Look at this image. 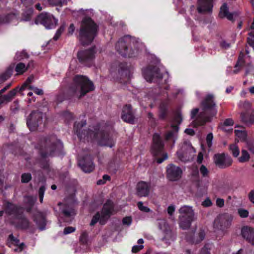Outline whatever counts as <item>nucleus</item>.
I'll return each instance as SVG.
<instances>
[{
	"instance_id": "nucleus-8",
	"label": "nucleus",
	"mask_w": 254,
	"mask_h": 254,
	"mask_svg": "<svg viewBox=\"0 0 254 254\" xmlns=\"http://www.w3.org/2000/svg\"><path fill=\"white\" fill-rule=\"evenodd\" d=\"M232 217L228 213L219 215L214 220L213 228L216 231L224 232L231 225Z\"/></svg>"
},
{
	"instance_id": "nucleus-12",
	"label": "nucleus",
	"mask_w": 254,
	"mask_h": 254,
	"mask_svg": "<svg viewBox=\"0 0 254 254\" xmlns=\"http://www.w3.org/2000/svg\"><path fill=\"white\" fill-rule=\"evenodd\" d=\"M4 211L8 215L16 219L22 213H23V208L13 203L7 202L4 205Z\"/></svg>"
},
{
	"instance_id": "nucleus-47",
	"label": "nucleus",
	"mask_w": 254,
	"mask_h": 254,
	"mask_svg": "<svg viewBox=\"0 0 254 254\" xmlns=\"http://www.w3.org/2000/svg\"><path fill=\"white\" fill-rule=\"evenodd\" d=\"M234 124V122L231 119H227L225 120L223 124L220 127V128L222 130H225V127L227 126H231Z\"/></svg>"
},
{
	"instance_id": "nucleus-59",
	"label": "nucleus",
	"mask_w": 254,
	"mask_h": 254,
	"mask_svg": "<svg viewBox=\"0 0 254 254\" xmlns=\"http://www.w3.org/2000/svg\"><path fill=\"white\" fill-rule=\"evenodd\" d=\"M131 218L130 217H126L123 219V223L124 225L129 226L131 223Z\"/></svg>"
},
{
	"instance_id": "nucleus-31",
	"label": "nucleus",
	"mask_w": 254,
	"mask_h": 254,
	"mask_svg": "<svg viewBox=\"0 0 254 254\" xmlns=\"http://www.w3.org/2000/svg\"><path fill=\"white\" fill-rule=\"evenodd\" d=\"M11 64H14V69L16 72V75L23 74L27 70V67L26 66V64L22 62Z\"/></svg>"
},
{
	"instance_id": "nucleus-37",
	"label": "nucleus",
	"mask_w": 254,
	"mask_h": 254,
	"mask_svg": "<svg viewBox=\"0 0 254 254\" xmlns=\"http://www.w3.org/2000/svg\"><path fill=\"white\" fill-rule=\"evenodd\" d=\"M104 219L101 218V215L99 212H97L96 214L93 217L91 221L90 222V226H92L95 225L97 222L99 221V222L101 224L103 225L105 224V222H103V220Z\"/></svg>"
},
{
	"instance_id": "nucleus-58",
	"label": "nucleus",
	"mask_w": 254,
	"mask_h": 254,
	"mask_svg": "<svg viewBox=\"0 0 254 254\" xmlns=\"http://www.w3.org/2000/svg\"><path fill=\"white\" fill-rule=\"evenodd\" d=\"M29 88L32 90L34 92V93H35L37 95H41L43 94V91L42 89L32 86H29Z\"/></svg>"
},
{
	"instance_id": "nucleus-10",
	"label": "nucleus",
	"mask_w": 254,
	"mask_h": 254,
	"mask_svg": "<svg viewBox=\"0 0 254 254\" xmlns=\"http://www.w3.org/2000/svg\"><path fill=\"white\" fill-rule=\"evenodd\" d=\"M35 22L43 25L47 29H51L57 25L58 20L50 13H42L38 16Z\"/></svg>"
},
{
	"instance_id": "nucleus-56",
	"label": "nucleus",
	"mask_w": 254,
	"mask_h": 254,
	"mask_svg": "<svg viewBox=\"0 0 254 254\" xmlns=\"http://www.w3.org/2000/svg\"><path fill=\"white\" fill-rule=\"evenodd\" d=\"M75 230V228L73 227H65L64 231V234L65 235H67L70 234L72 232H74Z\"/></svg>"
},
{
	"instance_id": "nucleus-62",
	"label": "nucleus",
	"mask_w": 254,
	"mask_h": 254,
	"mask_svg": "<svg viewBox=\"0 0 254 254\" xmlns=\"http://www.w3.org/2000/svg\"><path fill=\"white\" fill-rule=\"evenodd\" d=\"M168 158L167 153H163V157L162 158H159L156 159L157 163L160 164L162 163L164 160H166Z\"/></svg>"
},
{
	"instance_id": "nucleus-49",
	"label": "nucleus",
	"mask_w": 254,
	"mask_h": 254,
	"mask_svg": "<svg viewBox=\"0 0 254 254\" xmlns=\"http://www.w3.org/2000/svg\"><path fill=\"white\" fill-rule=\"evenodd\" d=\"M241 120L243 122L245 123H252L250 121H249V119H250V113H242L241 114Z\"/></svg>"
},
{
	"instance_id": "nucleus-24",
	"label": "nucleus",
	"mask_w": 254,
	"mask_h": 254,
	"mask_svg": "<svg viewBox=\"0 0 254 254\" xmlns=\"http://www.w3.org/2000/svg\"><path fill=\"white\" fill-rule=\"evenodd\" d=\"M241 234L244 239L254 246V228L248 226L244 227L241 230Z\"/></svg>"
},
{
	"instance_id": "nucleus-36",
	"label": "nucleus",
	"mask_w": 254,
	"mask_h": 254,
	"mask_svg": "<svg viewBox=\"0 0 254 254\" xmlns=\"http://www.w3.org/2000/svg\"><path fill=\"white\" fill-rule=\"evenodd\" d=\"M171 127L172 128V130L168 131L165 135L166 140H168L172 138H173L175 136V134L177 133L179 130V127L178 126H174L172 125Z\"/></svg>"
},
{
	"instance_id": "nucleus-38",
	"label": "nucleus",
	"mask_w": 254,
	"mask_h": 254,
	"mask_svg": "<svg viewBox=\"0 0 254 254\" xmlns=\"http://www.w3.org/2000/svg\"><path fill=\"white\" fill-rule=\"evenodd\" d=\"M18 92V87H17L10 91L7 94L4 95V98L6 99V103L11 101Z\"/></svg>"
},
{
	"instance_id": "nucleus-22",
	"label": "nucleus",
	"mask_w": 254,
	"mask_h": 254,
	"mask_svg": "<svg viewBox=\"0 0 254 254\" xmlns=\"http://www.w3.org/2000/svg\"><path fill=\"white\" fill-rule=\"evenodd\" d=\"M183 148L186 150L183 154L177 152L180 159L183 161H188L192 158V154L195 152L193 147L190 144H186L183 146Z\"/></svg>"
},
{
	"instance_id": "nucleus-57",
	"label": "nucleus",
	"mask_w": 254,
	"mask_h": 254,
	"mask_svg": "<svg viewBox=\"0 0 254 254\" xmlns=\"http://www.w3.org/2000/svg\"><path fill=\"white\" fill-rule=\"evenodd\" d=\"M213 134L212 133H209L207 134L206 137V142L208 147H211L212 144V140L213 139Z\"/></svg>"
},
{
	"instance_id": "nucleus-54",
	"label": "nucleus",
	"mask_w": 254,
	"mask_h": 254,
	"mask_svg": "<svg viewBox=\"0 0 254 254\" xmlns=\"http://www.w3.org/2000/svg\"><path fill=\"white\" fill-rule=\"evenodd\" d=\"M238 213L240 216L242 218H246L249 215V212L248 210L244 209H240L238 210Z\"/></svg>"
},
{
	"instance_id": "nucleus-53",
	"label": "nucleus",
	"mask_w": 254,
	"mask_h": 254,
	"mask_svg": "<svg viewBox=\"0 0 254 254\" xmlns=\"http://www.w3.org/2000/svg\"><path fill=\"white\" fill-rule=\"evenodd\" d=\"M200 172L203 177H207L209 173L208 169L204 165H202L201 166L200 168Z\"/></svg>"
},
{
	"instance_id": "nucleus-7",
	"label": "nucleus",
	"mask_w": 254,
	"mask_h": 254,
	"mask_svg": "<svg viewBox=\"0 0 254 254\" xmlns=\"http://www.w3.org/2000/svg\"><path fill=\"white\" fill-rule=\"evenodd\" d=\"M44 114L39 110H33L26 118L27 126L31 131H35L43 124Z\"/></svg>"
},
{
	"instance_id": "nucleus-41",
	"label": "nucleus",
	"mask_w": 254,
	"mask_h": 254,
	"mask_svg": "<svg viewBox=\"0 0 254 254\" xmlns=\"http://www.w3.org/2000/svg\"><path fill=\"white\" fill-rule=\"evenodd\" d=\"M245 64V61L243 58V57H240L239 58V59L238 60V62L236 64L235 66V67L236 68V69H235L233 71V72L234 73H237L242 68Z\"/></svg>"
},
{
	"instance_id": "nucleus-44",
	"label": "nucleus",
	"mask_w": 254,
	"mask_h": 254,
	"mask_svg": "<svg viewBox=\"0 0 254 254\" xmlns=\"http://www.w3.org/2000/svg\"><path fill=\"white\" fill-rule=\"evenodd\" d=\"M182 121V117L180 113L178 112L175 116L173 119V123L172 125L174 126H178L179 127V125L181 123Z\"/></svg>"
},
{
	"instance_id": "nucleus-21",
	"label": "nucleus",
	"mask_w": 254,
	"mask_h": 254,
	"mask_svg": "<svg viewBox=\"0 0 254 254\" xmlns=\"http://www.w3.org/2000/svg\"><path fill=\"white\" fill-rule=\"evenodd\" d=\"M12 223L16 227L21 229H27L30 227V223L29 220L22 213L16 219L12 220Z\"/></svg>"
},
{
	"instance_id": "nucleus-46",
	"label": "nucleus",
	"mask_w": 254,
	"mask_h": 254,
	"mask_svg": "<svg viewBox=\"0 0 254 254\" xmlns=\"http://www.w3.org/2000/svg\"><path fill=\"white\" fill-rule=\"evenodd\" d=\"M80 242L83 244H86L88 241V235L86 231L82 232L79 238Z\"/></svg>"
},
{
	"instance_id": "nucleus-26",
	"label": "nucleus",
	"mask_w": 254,
	"mask_h": 254,
	"mask_svg": "<svg viewBox=\"0 0 254 254\" xmlns=\"http://www.w3.org/2000/svg\"><path fill=\"white\" fill-rule=\"evenodd\" d=\"M114 211V204L113 202L110 200H108L104 204L103 207L101 211V218L105 219L108 218L112 215Z\"/></svg>"
},
{
	"instance_id": "nucleus-16",
	"label": "nucleus",
	"mask_w": 254,
	"mask_h": 254,
	"mask_svg": "<svg viewBox=\"0 0 254 254\" xmlns=\"http://www.w3.org/2000/svg\"><path fill=\"white\" fill-rule=\"evenodd\" d=\"M213 0H198L197 10L199 13H211L212 11Z\"/></svg>"
},
{
	"instance_id": "nucleus-64",
	"label": "nucleus",
	"mask_w": 254,
	"mask_h": 254,
	"mask_svg": "<svg viewBox=\"0 0 254 254\" xmlns=\"http://www.w3.org/2000/svg\"><path fill=\"white\" fill-rule=\"evenodd\" d=\"M249 199L250 201L254 204V190H252L248 194Z\"/></svg>"
},
{
	"instance_id": "nucleus-40",
	"label": "nucleus",
	"mask_w": 254,
	"mask_h": 254,
	"mask_svg": "<svg viewBox=\"0 0 254 254\" xmlns=\"http://www.w3.org/2000/svg\"><path fill=\"white\" fill-rule=\"evenodd\" d=\"M36 200V196H26L24 197L25 203L27 206H33Z\"/></svg>"
},
{
	"instance_id": "nucleus-55",
	"label": "nucleus",
	"mask_w": 254,
	"mask_h": 254,
	"mask_svg": "<svg viewBox=\"0 0 254 254\" xmlns=\"http://www.w3.org/2000/svg\"><path fill=\"white\" fill-rule=\"evenodd\" d=\"M205 232L203 230H200L198 233L199 239H197L195 241V243H198L202 241L205 238Z\"/></svg>"
},
{
	"instance_id": "nucleus-51",
	"label": "nucleus",
	"mask_w": 254,
	"mask_h": 254,
	"mask_svg": "<svg viewBox=\"0 0 254 254\" xmlns=\"http://www.w3.org/2000/svg\"><path fill=\"white\" fill-rule=\"evenodd\" d=\"M137 207H138L139 209L142 211L145 212H150V210L149 208H148L146 206H143V203L141 201H139L137 204Z\"/></svg>"
},
{
	"instance_id": "nucleus-9",
	"label": "nucleus",
	"mask_w": 254,
	"mask_h": 254,
	"mask_svg": "<svg viewBox=\"0 0 254 254\" xmlns=\"http://www.w3.org/2000/svg\"><path fill=\"white\" fill-rule=\"evenodd\" d=\"M133 41V39L128 35L120 39L116 45L117 51L123 56L131 57L132 53L129 51V47Z\"/></svg>"
},
{
	"instance_id": "nucleus-14",
	"label": "nucleus",
	"mask_w": 254,
	"mask_h": 254,
	"mask_svg": "<svg viewBox=\"0 0 254 254\" xmlns=\"http://www.w3.org/2000/svg\"><path fill=\"white\" fill-rule=\"evenodd\" d=\"M181 169L173 164H170L167 168V177L171 181H176L181 178Z\"/></svg>"
},
{
	"instance_id": "nucleus-29",
	"label": "nucleus",
	"mask_w": 254,
	"mask_h": 254,
	"mask_svg": "<svg viewBox=\"0 0 254 254\" xmlns=\"http://www.w3.org/2000/svg\"><path fill=\"white\" fill-rule=\"evenodd\" d=\"M18 14L15 12H11L4 16H0V23H8L12 20L16 19Z\"/></svg>"
},
{
	"instance_id": "nucleus-25",
	"label": "nucleus",
	"mask_w": 254,
	"mask_h": 254,
	"mask_svg": "<svg viewBox=\"0 0 254 254\" xmlns=\"http://www.w3.org/2000/svg\"><path fill=\"white\" fill-rule=\"evenodd\" d=\"M79 165L82 170L85 173L92 172L95 168L92 159L89 156L85 157L82 161H81Z\"/></svg>"
},
{
	"instance_id": "nucleus-11",
	"label": "nucleus",
	"mask_w": 254,
	"mask_h": 254,
	"mask_svg": "<svg viewBox=\"0 0 254 254\" xmlns=\"http://www.w3.org/2000/svg\"><path fill=\"white\" fill-rule=\"evenodd\" d=\"M214 162L215 165L221 169H225L230 166L232 164V159L224 153L215 154L214 156Z\"/></svg>"
},
{
	"instance_id": "nucleus-48",
	"label": "nucleus",
	"mask_w": 254,
	"mask_h": 254,
	"mask_svg": "<svg viewBox=\"0 0 254 254\" xmlns=\"http://www.w3.org/2000/svg\"><path fill=\"white\" fill-rule=\"evenodd\" d=\"M31 179V175L30 173H24L21 175V182L23 183H28Z\"/></svg>"
},
{
	"instance_id": "nucleus-50",
	"label": "nucleus",
	"mask_w": 254,
	"mask_h": 254,
	"mask_svg": "<svg viewBox=\"0 0 254 254\" xmlns=\"http://www.w3.org/2000/svg\"><path fill=\"white\" fill-rule=\"evenodd\" d=\"M45 190H46V188L44 186H41L39 190V200H40V202L41 203L43 202V197H44V195Z\"/></svg>"
},
{
	"instance_id": "nucleus-3",
	"label": "nucleus",
	"mask_w": 254,
	"mask_h": 254,
	"mask_svg": "<svg viewBox=\"0 0 254 254\" xmlns=\"http://www.w3.org/2000/svg\"><path fill=\"white\" fill-rule=\"evenodd\" d=\"M98 26L89 17H85L81 21L78 30V39L83 46L90 45L97 36Z\"/></svg>"
},
{
	"instance_id": "nucleus-52",
	"label": "nucleus",
	"mask_w": 254,
	"mask_h": 254,
	"mask_svg": "<svg viewBox=\"0 0 254 254\" xmlns=\"http://www.w3.org/2000/svg\"><path fill=\"white\" fill-rule=\"evenodd\" d=\"M245 142L246 143L247 147L248 149L252 153H254V145H253V141L246 139Z\"/></svg>"
},
{
	"instance_id": "nucleus-34",
	"label": "nucleus",
	"mask_w": 254,
	"mask_h": 254,
	"mask_svg": "<svg viewBox=\"0 0 254 254\" xmlns=\"http://www.w3.org/2000/svg\"><path fill=\"white\" fill-rule=\"evenodd\" d=\"M250 159V155L248 152L245 149L242 150L241 156L238 158V161L240 163L248 162Z\"/></svg>"
},
{
	"instance_id": "nucleus-32",
	"label": "nucleus",
	"mask_w": 254,
	"mask_h": 254,
	"mask_svg": "<svg viewBox=\"0 0 254 254\" xmlns=\"http://www.w3.org/2000/svg\"><path fill=\"white\" fill-rule=\"evenodd\" d=\"M62 212L65 218H70L74 216L75 213L74 209L68 205H65L62 208Z\"/></svg>"
},
{
	"instance_id": "nucleus-61",
	"label": "nucleus",
	"mask_w": 254,
	"mask_h": 254,
	"mask_svg": "<svg viewBox=\"0 0 254 254\" xmlns=\"http://www.w3.org/2000/svg\"><path fill=\"white\" fill-rule=\"evenodd\" d=\"M254 70V68L253 66L251 64H248V67L246 70L245 75H247L248 74L252 72Z\"/></svg>"
},
{
	"instance_id": "nucleus-43",
	"label": "nucleus",
	"mask_w": 254,
	"mask_h": 254,
	"mask_svg": "<svg viewBox=\"0 0 254 254\" xmlns=\"http://www.w3.org/2000/svg\"><path fill=\"white\" fill-rule=\"evenodd\" d=\"M69 0H48L49 3L52 5L62 6L66 3Z\"/></svg>"
},
{
	"instance_id": "nucleus-42",
	"label": "nucleus",
	"mask_w": 254,
	"mask_h": 254,
	"mask_svg": "<svg viewBox=\"0 0 254 254\" xmlns=\"http://www.w3.org/2000/svg\"><path fill=\"white\" fill-rule=\"evenodd\" d=\"M229 149L235 157H238L240 154V150L237 145L236 144H231L229 146Z\"/></svg>"
},
{
	"instance_id": "nucleus-5",
	"label": "nucleus",
	"mask_w": 254,
	"mask_h": 254,
	"mask_svg": "<svg viewBox=\"0 0 254 254\" xmlns=\"http://www.w3.org/2000/svg\"><path fill=\"white\" fill-rule=\"evenodd\" d=\"M63 148V144L55 135L44 137L40 147L41 155L43 158L53 156L55 153H60Z\"/></svg>"
},
{
	"instance_id": "nucleus-30",
	"label": "nucleus",
	"mask_w": 254,
	"mask_h": 254,
	"mask_svg": "<svg viewBox=\"0 0 254 254\" xmlns=\"http://www.w3.org/2000/svg\"><path fill=\"white\" fill-rule=\"evenodd\" d=\"M168 105L166 102H162L159 106L158 118L160 120H164L167 114Z\"/></svg>"
},
{
	"instance_id": "nucleus-17",
	"label": "nucleus",
	"mask_w": 254,
	"mask_h": 254,
	"mask_svg": "<svg viewBox=\"0 0 254 254\" xmlns=\"http://www.w3.org/2000/svg\"><path fill=\"white\" fill-rule=\"evenodd\" d=\"M121 118L125 122L131 124H134L135 117L130 105H126L124 106L122 110Z\"/></svg>"
},
{
	"instance_id": "nucleus-18",
	"label": "nucleus",
	"mask_w": 254,
	"mask_h": 254,
	"mask_svg": "<svg viewBox=\"0 0 254 254\" xmlns=\"http://www.w3.org/2000/svg\"><path fill=\"white\" fill-rule=\"evenodd\" d=\"M150 185L149 184L140 181L136 186V194L139 197L147 196L150 192Z\"/></svg>"
},
{
	"instance_id": "nucleus-4",
	"label": "nucleus",
	"mask_w": 254,
	"mask_h": 254,
	"mask_svg": "<svg viewBox=\"0 0 254 254\" xmlns=\"http://www.w3.org/2000/svg\"><path fill=\"white\" fill-rule=\"evenodd\" d=\"M94 89L93 83L86 76L76 75L73 78V83L69 88L68 92L81 98Z\"/></svg>"
},
{
	"instance_id": "nucleus-19",
	"label": "nucleus",
	"mask_w": 254,
	"mask_h": 254,
	"mask_svg": "<svg viewBox=\"0 0 254 254\" xmlns=\"http://www.w3.org/2000/svg\"><path fill=\"white\" fill-rule=\"evenodd\" d=\"M163 147L164 143L160 135L157 133H155L153 136V145L152 146V152L154 155L157 156L161 153Z\"/></svg>"
},
{
	"instance_id": "nucleus-35",
	"label": "nucleus",
	"mask_w": 254,
	"mask_h": 254,
	"mask_svg": "<svg viewBox=\"0 0 254 254\" xmlns=\"http://www.w3.org/2000/svg\"><path fill=\"white\" fill-rule=\"evenodd\" d=\"M9 239L12 241L15 245L18 246V248L17 249H14L15 252L18 251L21 252L23 250L24 244L22 243L19 244V240L16 238H15L12 234H11L9 236Z\"/></svg>"
},
{
	"instance_id": "nucleus-27",
	"label": "nucleus",
	"mask_w": 254,
	"mask_h": 254,
	"mask_svg": "<svg viewBox=\"0 0 254 254\" xmlns=\"http://www.w3.org/2000/svg\"><path fill=\"white\" fill-rule=\"evenodd\" d=\"M219 16L221 17H226L228 20L231 21L233 20V15L232 13L229 12L228 7L226 3H224L221 7Z\"/></svg>"
},
{
	"instance_id": "nucleus-2",
	"label": "nucleus",
	"mask_w": 254,
	"mask_h": 254,
	"mask_svg": "<svg viewBox=\"0 0 254 254\" xmlns=\"http://www.w3.org/2000/svg\"><path fill=\"white\" fill-rule=\"evenodd\" d=\"M86 125L85 121L74 124V129L80 139L86 137L91 140H96L100 145L110 147L114 146L113 138L110 136L108 132L99 130L98 129L95 128H94V130L89 129L88 130L83 131L82 128Z\"/></svg>"
},
{
	"instance_id": "nucleus-23",
	"label": "nucleus",
	"mask_w": 254,
	"mask_h": 254,
	"mask_svg": "<svg viewBox=\"0 0 254 254\" xmlns=\"http://www.w3.org/2000/svg\"><path fill=\"white\" fill-rule=\"evenodd\" d=\"M33 219L40 231H43L46 229V222L45 217L41 212L39 211H36L33 214Z\"/></svg>"
},
{
	"instance_id": "nucleus-15",
	"label": "nucleus",
	"mask_w": 254,
	"mask_h": 254,
	"mask_svg": "<svg viewBox=\"0 0 254 254\" xmlns=\"http://www.w3.org/2000/svg\"><path fill=\"white\" fill-rule=\"evenodd\" d=\"M142 73L144 78L147 81L151 82L153 77L160 78L161 77L159 69L155 66H149L145 68Z\"/></svg>"
},
{
	"instance_id": "nucleus-60",
	"label": "nucleus",
	"mask_w": 254,
	"mask_h": 254,
	"mask_svg": "<svg viewBox=\"0 0 254 254\" xmlns=\"http://www.w3.org/2000/svg\"><path fill=\"white\" fill-rule=\"evenodd\" d=\"M143 246L142 245H140L139 246H134L132 248V253H137L142 250L143 248Z\"/></svg>"
},
{
	"instance_id": "nucleus-1",
	"label": "nucleus",
	"mask_w": 254,
	"mask_h": 254,
	"mask_svg": "<svg viewBox=\"0 0 254 254\" xmlns=\"http://www.w3.org/2000/svg\"><path fill=\"white\" fill-rule=\"evenodd\" d=\"M202 111L198 114V108H195L191 110L190 117L194 119L193 122L194 127L203 126L210 121L211 117L217 114L216 103L214 101V96L213 94L207 95L201 102Z\"/></svg>"
},
{
	"instance_id": "nucleus-13",
	"label": "nucleus",
	"mask_w": 254,
	"mask_h": 254,
	"mask_svg": "<svg viewBox=\"0 0 254 254\" xmlns=\"http://www.w3.org/2000/svg\"><path fill=\"white\" fill-rule=\"evenodd\" d=\"M95 51L94 48L81 51L78 52L77 57L79 62L86 65H89L87 63L91 62L94 58Z\"/></svg>"
},
{
	"instance_id": "nucleus-63",
	"label": "nucleus",
	"mask_w": 254,
	"mask_h": 254,
	"mask_svg": "<svg viewBox=\"0 0 254 254\" xmlns=\"http://www.w3.org/2000/svg\"><path fill=\"white\" fill-rule=\"evenodd\" d=\"M202 205L205 207H209L212 205V202L209 198H207L202 202Z\"/></svg>"
},
{
	"instance_id": "nucleus-33",
	"label": "nucleus",
	"mask_w": 254,
	"mask_h": 254,
	"mask_svg": "<svg viewBox=\"0 0 254 254\" xmlns=\"http://www.w3.org/2000/svg\"><path fill=\"white\" fill-rule=\"evenodd\" d=\"M33 12V9L32 7H28L26 10H25L22 15L21 20L22 21H29L30 20L31 16Z\"/></svg>"
},
{
	"instance_id": "nucleus-39",
	"label": "nucleus",
	"mask_w": 254,
	"mask_h": 254,
	"mask_svg": "<svg viewBox=\"0 0 254 254\" xmlns=\"http://www.w3.org/2000/svg\"><path fill=\"white\" fill-rule=\"evenodd\" d=\"M29 57V55L26 52V51L25 50H23L16 53L14 59L20 61L24 60V59H28Z\"/></svg>"
},
{
	"instance_id": "nucleus-20",
	"label": "nucleus",
	"mask_w": 254,
	"mask_h": 254,
	"mask_svg": "<svg viewBox=\"0 0 254 254\" xmlns=\"http://www.w3.org/2000/svg\"><path fill=\"white\" fill-rule=\"evenodd\" d=\"M162 229L163 235L162 240L166 243L170 244L171 241L175 240L176 234L172 232L170 227L166 223L163 224Z\"/></svg>"
},
{
	"instance_id": "nucleus-45",
	"label": "nucleus",
	"mask_w": 254,
	"mask_h": 254,
	"mask_svg": "<svg viewBox=\"0 0 254 254\" xmlns=\"http://www.w3.org/2000/svg\"><path fill=\"white\" fill-rule=\"evenodd\" d=\"M236 135L242 141H245L247 139V132L245 131H242L239 130H235Z\"/></svg>"
},
{
	"instance_id": "nucleus-6",
	"label": "nucleus",
	"mask_w": 254,
	"mask_h": 254,
	"mask_svg": "<svg viewBox=\"0 0 254 254\" xmlns=\"http://www.w3.org/2000/svg\"><path fill=\"white\" fill-rule=\"evenodd\" d=\"M179 212L180 214L179 217L180 227L184 230L189 229L192 222L195 220L192 207L184 205L179 209Z\"/></svg>"
},
{
	"instance_id": "nucleus-28",
	"label": "nucleus",
	"mask_w": 254,
	"mask_h": 254,
	"mask_svg": "<svg viewBox=\"0 0 254 254\" xmlns=\"http://www.w3.org/2000/svg\"><path fill=\"white\" fill-rule=\"evenodd\" d=\"M14 64H10L6 71L0 76V83H3L7 80L12 74Z\"/></svg>"
}]
</instances>
